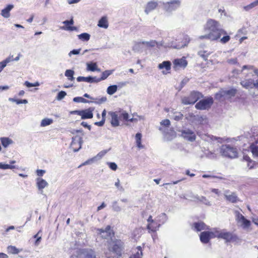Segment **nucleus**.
I'll return each instance as SVG.
<instances>
[{
    "label": "nucleus",
    "instance_id": "1",
    "mask_svg": "<svg viewBox=\"0 0 258 258\" xmlns=\"http://www.w3.org/2000/svg\"><path fill=\"white\" fill-rule=\"evenodd\" d=\"M204 30L206 33L199 37L200 40L208 39L211 41L219 40L226 31L222 27L220 23L214 19H208L204 26Z\"/></svg>",
    "mask_w": 258,
    "mask_h": 258
},
{
    "label": "nucleus",
    "instance_id": "2",
    "mask_svg": "<svg viewBox=\"0 0 258 258\" xmlns=\"http://www.w3.org/2000/svg\"><path fill=\"white\" fill-rule=\"evenodd\" d=\"M122 242L120 240H111L108 245V250L105 252L107 258H119L121 255Z\"/></svg>",
    "mask_w": 258,
    "mask_h": 258
},
{
    "label": "nucleus",
    "instance_id": "3",
    "mask_svg": "<svg viewBox=\"0 0 258 258\" xmlns=\"http://www.w3.org/2000/svg\"><path fill=\"white\" fill-rule=\"evenodd\" d=\"M220 153L223 156L234 158L237 157L238 152L236 148L229 145H223L220 148Z\"/></svg>",
    "mask_w": 258,
    "mask_h": 258
},
{
    "label": "nucleus",
    "instance_id": "4",
    "mask_svg": "<svg viewBox=\"0 0 258 258\" xmlns=\"http://www.w3.org/2000/svg\"><path fill=\"white\" fill-rule=\"evenodd\" d=\"M215 237L224 239L226 242H230L234 240L236 238L235 236L232 233L227 231L225 229H220L219 228H214Z\"/></svg>",
    "mask_w": 258,
    "mask_h": 258
},
{
    "label": "nucleus",
    "instance_id": "5",
    "mask_svg": "<svg viewBox=\"0 0 258 258\" xmlns=\"http://www.w3.org/2000/svg\"><path fill=\"white\" fill-rule=\"evenodd\" d=\"M76 256L77 258H97L96 251L90 248L78 249Z\"/></svg>",
    "mask_w": 258,
    "mask_h": 258
},
{
    "label": "nucleus",
    "instance_id": "6",
    "mask_svg": "<svg viewBox=\"0 0 258 258\" xmlns=\"http://www.w3.org/2000/svg\"><path fill=\"white\" fill-rule=\"evenodd\" d=\"M202 97V94L199 92L193 91L188 97H184L182 99V103L185 105L194 104Z\"/></svg>",
    "mask_w": 258,
    "mask_h": 258
},
{
    "label": "nucleus",
    "instance_id": "7",
    "mask_svg": "<svg viewBox=\"0 0 258 258\" xmlns=\"http://www.w3.org/2000/svg\"><path fill=\"white\" fill-rule=\"evenodd\" d=\"M213 103V98L210 97L200 100L196 104L195 107L197 109L200 110L209 109L211 108Z\"/></svg>",
    "mask_w": 258,
    "mask_h": 258
},
{
    "label": "nucleus",
    "instance_id": "8",
    "mask_svg": "<svg viewBox=\"0 0 258 258\" xmlns=\"http://www.w3.org/2000/svg\"><path fill=\"white\" fill-rule=\"evenodd\" d=\"M181 2L179 0H173L163 3V8L167 12L175 11L180 7Z\"/></svg>",
    "mask_w": 258,
    "mask_h": 258
},
{
    "label": "nucleus",
    "instance_id": "9",
    "mask_svg": "<svg viewBox=\"0 0 258 258\" xmlns=\"http://www.w3.org/2000/svg\"><path fill=\"white\" fill-rule=\"evenodd\" d=\"M82 143V138L80 136H76L72 138V141L70 146L71 148L74 152H77L81 148Z\"/></svg>",
    "mask_w": 258,
    "mask_h": 258
},
{
    "label": "nucleus",
    "instance_id": "10",
    "mask_svg": "<svg viewBox=\"0 0 258 258\" xmlns=\"http://www.w3.org/2000/svg\"><path fill=\"white\" fill-rule=\"evenodd\" d=\"M215 235V230L214 228L213 229L210 231H204L202 232L200 234V240L201 242L203 243H207L209 242L210 239L215 238L214 236Z\"/></svg>",
    "mask_w": 258,
    "mask_h": 258
},
{
    "label": "nucleus",
    "instance_id": "11",
    "mask_svg": "<svg viewBox=\"0 0 258 258\" xmlns=\"http://www.w3.org/2000/svg\"><path fill=\"white\" fill-rule=\"evenodd\" d=\"M181 136L183 138L190 142L195 141L196 139V135L195 132L188 128L182 130Z\"/></svg>",
    "mask_w": 258,
    "mask_h": 258
},
{
    "label": "nucleus",
    "instance_id": "12",
    "mask_svg": "<svg viewBox=\"0 0 258 258\" xmlns=\"http://www.w3.org/2000/svg\"><path fill=\"white\" fill-rule=\"evenodd\" d=\"M173 68L177 70L180 68L184 69L187 65V61L185 57L175 59L173 61Z\"/></svg>",
    "mask_w": 258,
    "mask_h": 258
},
{
    "label": "nucleus",
    "instance_id": "13",
    "mask_svg": "<svg viewBox=\"0 0 258 258\" xmlns=\"http://www.w3.org/2000/svg\"><path fill=\"white\" fill-rule=\"evenodd\" d=\"M224 196L226 200L232 203H236L238 201V198L235 192L230 191L229 190H226L224 191Z\"/></svg>",
    "mask_w": 258,
    "mask_h": 258
},
{
    "label": "nucleus",
    "instance_id": "14",
    "mask_svg": "<svg viewBox=\"0 0 258 258\" xmlns=\"http://www.w3.org/2000/svg\"><path fill=\"white\" fill-rule=\"evenodd\" d=\"M157 44L158 46L160 45V42H156L155 41L151 40L150 41H142L137 43L134 46L133 49L134 50H138V48L141 47L143 45H144L148 47H154Z\"/></svg>",
    "mask_w": 258,
    "mask_h": 258
},
{
    "label": "nucleus",
    "instance_id": "15",
    "mask_svg": "<svg viewBox=\"0 0 258 258\" xmlns=\"http://www.w3.org/2000/svg\"><path fill=\"white\" fill-rule=\"evenodd\" d=\"M158 6V3L157 1H150L146 5L144 12L147 15H148L150 12L155 10Z\"/></svg>",
    "mask_w": 258,
    "mask_h": 258
},
{
    "label": "nucleus",
    "instance_id": "16",
    "mask_svg": "<svg viewBox=\"0 0 258 258\" xmlns=\"http://www.w3.org/2000/svg\"><path fill=\"white\" fill-rule=\"evenodd\" d=\"M160 45L164 47H171L175 49H180L183 47L182 44H177L175 41H172L170 42L163 41L160 42Z\"/></svg>",
    "mask_w": 258,
    "mask_h": 258
},
{
    "label": "nucleus",
    "instance_id": "17",
    "mask_svg": "<svg viewBox=\"0 0 258 258\" xmlns=\"http://www.w3.org/2000/svg\"><path fill=\"white\" fill-rule=\"evenodd\" d=\"M94 108L90 107L88 109L81 110V116L83 119L92 118L93 116V111Z\"/></svg>",
    "mask_w": 258,
    "mask_h": 258
},
{
    "label": "nucleus",
    "instance_id": "18",
    "mask_svg": "<svg viewBox=\"0 0 258 258\" xmlns=\"http://www.w3.org/2000/svg\"><path fill=\"white\" fill-rule=\"evenodd\" d=\"M148 224L147 225V228L149 230L154 232L159 229L161 226L160 224H156V226H153V224L155 223V221L152 219V216H150L147 219Z\"/></svg>",
    "mask_w": 258,
    "mask_h": 258
},
{
    "label": "nucleus",
    "instance_id": "19",
    "mask_svg": "<svg viewBox=\"0 0 258 258\" xmlns=\"http://www.w3.org/2000/svg\"><path fill=\"white\" fill-rule=\"evenodd\" d=\"M36 181V186L38 189L41 190V193H42L43 191V189L47 187L48 185V183L45 180L40 177L37 178Z\"/></svg>",
    "mask_w": 258,
    "mask_h": 258
},
{
    "label": "nucleus",
    "instance_id": "20",
    "mask_svg": "<svg viewBox=\"0 0 258 258\" xmlns=\"http://www.w3.org/2000/svg\"><path fill=\"white\" fill-rule=\"evenodd\" d=\"M109 114L111 116V124L114 127L118 126L119 125V116L116 112H110Z\"/></svg>",
    "mask_w": 258,
    "mask_h": 258
},
{
    "label": "nucleus",
    "instance_id": "21",
    "mask_svg": "<svg viewBox=\"0 0 258 258\" xmlns=\"http://www.w3.org/2000/svg\"><path fill=\"white\" fill-rule=\"evenodd\" d=\"M98 233L101 234L102 237L107 238V237H110L111 235L110 226H107L105 229H98Z\"/></svg>",
    "mask_w": 258,
    "mask_h": 258
},
{
    "label": "nucleus",
    "instance_id": "22",
    "mask_svg": "<svg viewBox=\"0 0 258 258\" xmlns=\"http://www.w3.org/2000/svg\"><path fill=\"white\" fill-rule=\"evenodd\" d=\"M193 226L194 230L197 231H200L203 230L209 229V227L207 226L204 222H199L194 223Z\"/></svg>",
    "mask_w": 258,
    "mask_h": 258
},
{
    "label": "nucleus",
    "instance_id": "23",
    "mask_svg": "<svg viewBox=\"0 0 258 258\" xmlns=\"http://www.w3.org/2000/svg\"><path fill=\"white\" fill-rule=\"evenodd\" d=\"M13 5H9L6 8L3 9L1 11V15L5 18H8L10 17V11L14 8Z\"/></svg>",
    "mask_w": 258,
    "mask_h": 258
},
{
    "label": "nucleus",
    "instance_id": "24",
    "mask_svg": "<svg viewBox=\"0 0 258 258\" xmlns=\"http://www.w3.org/2000/svg\"><path fill=\"white\" fill-rule=\"evenodd\" d=\"M215 98L216 100L220 102L223 101L227 99L225 96V93L224 91V89H221L218 92H217L215 94Z\"/></svg>",
    "mask_w": 258,
    "mask_h": 258
},
{
    "label": "nucleus",
    "instance_id": "25",
    "mask_svg": "<svg viewBox=\"0 0 258 258\" xmlns=\"http://www.w3.org/2000/svg\"><path fill=\"white\" fill-rule=\"evenodd\" d=\"M87 70L88 71H98L100 72V70L97 68V64L96 62H90L87 63Z\"/></svg>",
    "mask_w": 258,
    "mask_h": 258
},
{
    "label": "nucleus",
    "instance_id": "26",
    "mask_svg": "<svg viewBox=\"0 0 258 258\" xmlns=\"http://www.w3.org/2000/svg\"><path fill=\"white\" fill-rule=\"evenodd\" d=\"M243 86L247 89H252L255 88L256 86V82L254 81L253 79H248L246 80Z\"/></svg>",
    "mask_w": 258,
    "mask_h": 258
},
{
    "label": "nucleus",
    "instance_id": "27",
    "mask_svg": "<svg viewBox=\"0 0 258 258\" xmlns=\"http://www.w3.org/2000/svg\"><path fill=\"white\" fill-rule=\"evenodd\" d=\"M224 91L225 93V96L227 99L231 98L232 97L234 96L237 90L235 89L231 88L230 89H224Z\"/></svg>",
    "mask_w": 258,
    "mask_h": 258
},
{
    "label": "nucleus",
    "instance_id": "28",
    "mask_svg": "<svg viewBox=\"0 0 258 258\" xmlns=\"http://www.w3.org/2000/svg\"><path fill=\"white\" fill-rule=\"evenodd\" d=\"M250 149L254 156L258 157V141L251 144Z\"/></svg>",
    "mask_w": 258,
    "mask_h": 258
},
{
    "label": "nucleus",
    "instance_id": "29",
    "mask_svg": "<svg viewBox=\"0 0 258 258\" xmlns=\"http://www.w3.org/2000/svg\"><path fill=\"white\" fill-rule=\"evenodd\" d=\"M158 68L160 70L165 69L166 71H169L171 69V62L169 61H164L159 64Z\"/></svg>",
    "mask_w": 258,
    "mask_h": 258
},
{
    "label": "nucleus",
    "instance_id": "30",
    "mask_svg": "<svg viewBox=\"0 0 258 258\" xmlns=\"http://www.w3.org/2000/svg\"><path fill=\"white\" fill-rule=\"evenodd\" d=\"M98 26L99 27L106 29L108 27L107 20L106 17H102L98 22Z\"/></svg>",
    "mask_w": 258,
    "mask_h": 258
},
{
    "label": "nucleus",
    "instance_id": "31",
    "mask_svg": "<svg viewBox=\"0 0 258 258\" xmlns=\"http://www.w3.org/2000/svg\"><path fill=\"white\" fill-rule=\"evenodd\" d=\"M167 220V216L165 213H161L157 217L156 221L158 224H163L166 222Z\"/></svg>",
    "mask_w": 258,
    "mask_h": 258
},
{
    "label": "nucleus",
    "instance_id": "32",
    "mask_svg": "<svg viewBox=\"0 0 258 258\" xmlns=\"http://www.w3.org/2000/svg\"><path fill=\"white\" fill-rule=\"evenodd\" d=\"M137 251L134 254H133L130 258H142L143 253L142 247L139 246L137 247Z\"/></svg>",
    "mask_w": 258,
    "mask_h": 258
},
{
    "label": "nucleus",
    "instance_id": "33",
    "mask_svg": "<svg viewBox=\"0 0 258 258\" xmlns=\"http://www.w3.org/2000/svg\"><path fill=\"white\" fill-rule=\"evenodd\" d=\"M195 199L206 206H210L211 205L210 202L205 197H199L198 196H196L195 197Z\"/></svg>",
    "mask_w": 258,
    "mask_h": 258
},
{
    "label": "nucleus",
    "instance_id": "34",
    "mask_svg": "<svg viewBox=\"0 0 258 258\" xmlns=\"http://www.w3.org/2000/svg\"><path fill=\"white\" fill-rule=\"evenodd\" d=\"M0 140L2 145L5 148L13 143V141L8 138L2 137L1 138Z\"/></svg>",
    "mask_w": 258,
    "mask_h": 258
},
{
    "label": "nucleus",
    "instance_id": "35",
    "mask_svg": "<svg viewBox=\"0 0 258 258\" xmlns=\"http://www.w3.org/2000/svg\"><path fill=\"white\" fill-rule=\"evenodd\" d=\"M195 120L201 124H207L208 122V118L206 116H197L195 117Z\"/></svg>",
    "mask_w": 258,
    "mask_h": 258
},
{
    "label": "nucleus",
    "instance_id": "36",
    "mask_svg": "<svg viewBox=\"0 0 258 258\" xmlns=\"http://www.w3.org/2000/svg\"><path fill=\"white\" fill-rule=\"evenodd\" d=\"M212 52V51L208 50H200L198 52V54L205 60H206Z\"/></svg>",
    "mask_w": 258,
    "mask_h": 258
},
{
    "label": "nucleus",
    "instance_id": "37",
    "mask_svg": "<svg viewBox=\"0 0 258 258\" xmlns=\"http://www.w3.org/2000/svg\"><path fill=\"white\" fill-rule=\"evenodd\" d=\"M243 160H244L247 162V165L249 169H251L254 167L255 165V162L253 161L250 160V158L247 156L243 157Z\"/></svg>",
    "mask_w": 258,
    "mask_h": 258
},
{
    "label": "nucleus",
    "instance_id": "38",
    "mask_svg": "<svg viewBox=\"0 0 258 258\" xmlns=\"http://www.w3.org/2000/svg\"><path fill=\"white\" fill-rule=\"evenodd\" d=\"M78 38L83 41H88L90 38V35L87 33H83L78 35Z\"/></svg>",
    "mask_w": 258,
    "mask_h": 258
},
{
    "label": "nucleus",
    "instance_id": "39",
    "mask_svg": "<svg viewBox=\"0 0 258 258\" xmlns=\"http://www.w3.org/2000/svg\"><path fill=\"white\" fill-rule=\"evenodd\" d=\"M52 123L53 119L48 118H45L41 120L40 126L42 127H44L50 125Z\"/></svg>",
    "mask_w": 258,
    "mask_h": 258
},
{
    "label": "nucleus",
    "instance_id": "40",
    "mask_svg": "<svg viewBox=\"0 0 258 258\" xmlns=\"http://www.w3.org/2000/svg\"><path fill=\"white\" fill-rule=\"evenodd\" d=\"M113 70H106L104 71L102 74L101 78H99L100 81L104 80L107 78L113 73Z\"/></svg>",
    "mask_w": 258,
    "mask_h": 258
},
{
    "label": "nucleus",
    "instance_id": "41",
    "mask_svg": "<svg viewBox=\"0 0 258 258\" xmlns=\"http://www.w3.org/2000/svg\"><path fill=\"white\" fill-rule=\"evenodd\" d=\"M117 90V86L114 85L109 86L107 89V93L109 95H113Z\"/></svg>",
    "mask_w": 258,
    "mask_h": 258
},
{
    "label": "nucleus",
    "instance_id": "42",
    "mask_svg": "<svg viewBox=\"0 0 258 258\" xmlns=\"http://www.w3.org/2000/svg\"><path fill=\"white\" fill-rule=\"evenodd\" d=\"M7 250L9 253L12 254H18L20 250L14 246L10 245L7 247Z\"/></svg>",
    "mask_w": 258,
    "mask_h": 258
},
{
    "label": "nucleus",
    "instance_id": "43",
    "mask_svg": "<svg viewBox=\"0 0 258 258\" xmlns=\"http://www.w3.org/2000/svg\"><path fill=\"white\" fill-rule=\"evenodd\" d=\"M74 71L71 70H67L65 72V76L68 77V79L71 81H73L75 79L74 77Z\"/></svg>",
    "mask_w": 258,
    "mask_h": 258
},
{
    "label": "nucleus",
    "instance_id": "44",
    "mask_svg": "<svg viewBox=\"0 0 258 258\" xmlns=\"http://www.w3.org/2000/svg\"><path fill=\"white\" fill-rule=\"evenodd\" d=\"M223 37L222 38H220L219 40L220 42L222 44H225L227 43L230 39V37L228 35L227 32L226 31V34L223 35Z\"/></svg>",
    "mask_w": 258,
    "mask_h": 258
},
{
    "label": "nucleus",
    "instance_id": "45",
    "mask_svg": "<svg viewBox=\"0 0 258 258\" xmlns=\"http://www.w3.org/2000/svg\"><path fill=\"white\" fill-rule=\"evenodd\" d=\"M73 101L75 102H82V103H90V101L87 100V99L82 97H76L73 98Z\"/></svg>",
    "mask_w": 258,
    "mask_h": 258
},
{
    "label": "nucleus",
    "instance_id": "46",
    "mask_svg": "<svg viewBox=\"0 0 258 258\" xmlns=\"http://www.w3.org/2000/svg\"><path fill=\"white\" fill-rule=\"evenodd\" d=\"M15 168H16V166H14V165L3 164V163L0 162V169H14Z\"/></svg>",
    "mask_w": 258,
    "mask_h": 258
},
{
    "label": "nucleus",
    "instance_id": "47",
    "mask_svg": "<svg viewBox=\"0 0 258 258\" xmlns=\"http://www.w3.org/2000/svg\"><path fill=\"white\" fill-rule=\"evenodd\" d=\"M112 210L115 212H120L121 211V207L117 204V202L116 201H114L112 203Z\"/></svg>",
    "mask_w": 258,
    "mask_h": 258
},
{
    "label": "nucleus",
    "instance_id": "48",
    "mask_svg": "<svg viewBox=\"0 0 258 258\" xmlns=\"http://www.w3.org/2000/svg\"><path fill=\"white\" fill-rule=\"evenodd\" d=\"M119 118L121 121H128V114L126 112H122L119 114Z\"/></svg>",
    "mask_w": 258,
    "mask_h": 258
},
{
    "label": "nucleus",
    "instance_id": "49",
    "mask_svg": "<svg viewBox=\"0 0 258 258\" xmlns=\"http://www.w3.org/2000/svg\"><path fill=\"white\" fill-rule=\"evenodd\" d=\"M257 6H258V0H255L254 2L251 3L249 5L244 7V9L245 10L248 11V10H250V9H252V8L255 7Z\"/></svg>",
    "mask_w": 258,
    "mask_h": 258
},
{
    "label": "nucleus",
    "instance_id": "50",
    "mask_svg": "<svg viewBox=\"0 0 258 258\" xmlns=\"http://www.w3.org/2000/svg\"><path fill=\"white\" fill-rule=\"evenodd\" d=\"M66 95L67 93L65 91H61L57 94L56 99L58 101L61 100Z\"/></svg>",
    "mask_w": 258,
    "mask_h": 258
},
{
    "label": "nucleus",
    "instance_id": "51",
    "mask_svg": "<svg viewBox=\"0 0 258 258\" xmlns=\"http://www.w3.org/2000/svg\"><path fill=\"white\" fill-rule=\"evenodd\" d=\"M107 153V151L103 150L99 152L96 156L94 157L96 160L101 159Z\"/></svg>",
    "mask_w": 258,
    "mask_h": 258
},
{
    "label": "nucleus",
    "instance_id": "52",
    "mask_svg": "<svg viewBox=\"0 0 258 258\" xmlns=\"http://www.w3.org/2000/svg\"><path fill=\"white\" fill-rule=\"evenodd\" d=\"M24 85L27 87H37L40 85L38 82H36L34 83H31L28 81L25 82Z\"/></svg>",
    "mask_w": 258,
    "mask_h": 258
},
{
    "label": "nucleus",
    "instance_id": "53",
    "mask_svg": "<svg viewBox=\"0 0 258 258\" xmlns=\"http://www.w3.org/2000/svg\"><path fill=\"white\" fill-rule=\"evenodd\" d=\"M115 186L116 187V188L118 189V190L120 191H124V188L120 185V180L118 178L116 179V182L114 184Z\"/></svg>",
    "mask_w": 258,
    "mask_h": 258
},
{
    "label": "nucleus",
    "instance_id": "54",
    "mask_svg": "<svg viewBox=\"0 0 258 258\" xmlns=\"http://www.w3.org/2000/svg\"><path fill=\"white\" fill-rule=\"evenodd\" d=\"M235 216L236 217V220H237L238 222L240 224V225H242V215L238 211H235Z\"/></svg>",
    "mask_w": 258,
    "mask_h": 258
},
{
    "label": "nucleus",
    "instance_id": "55",
    "mask_svg": "<svg viewBox=\"0 0 258 258\" xmlns=\"http://www.w3.org/2000/svg\"><path fill=\"white\" fill-rule=\"evenodd\" d=\"M77 80L78 82L83 81V82H88V83H90V79H89V76L87 77L80 76L77 78Z\"/></svg>",
    "mask_w": 258,
    "mask_h": 258
},
{
    "label": "nucleus",
    "instance_id": "56",
    "mask_svg": "<svg viewBox=\"0 0 258 258\" xmlns=\"http://www.w3.org/2000/svg\"><path fill=\"white\" fill-rule=\"evenodd\" d=\"M60 29L68 31H76L77 30V28L74 26H61Z\"/></svg>",
    "mask_w": 258,
    "mask_h": 258
},
{
    "label": "nucleus",
    "instance_id": "57",
    "mask_svg": "<svg viewBox=\"0 0 258 258\" xmlns=\"http://www.w3.org/2000/svg\"><path fill=\"white\" fill-rule=\"evenodd\" d=\"M95 161H96V160L94 157L93 158L89 159L88 160L86 161L85 162L82 163L79 167H81V166H84V165H88V164H90Z\"/></svg>",
    "mask_w": 258,
    "mask_h": 258
},
{
    "label": "nucleus",
    "instance_id": "58",
    "mask_svg": "<svg viewBox=\"0 0 258 258\" xmlns=\"http://www.w3.org/2000/svg\"><path fill=\"white\" fill-rule=\"evenodd\" d=\"M109 168L113 171H115L117 168V166L114 162H107Z\"/></svg>",
    "mask_w": 258,
    "mask_h": 258
},
{
    "label": "nucleus",
    "instance_id": "59",
    "mask_svg": "<svg viewBox=\"0 0 258 258\" xmlns=\"http://www.w3.org/2000/svg\"><path fill=\"white\" fill-rule=\"evenodd\" d=\"M182 117L183 115L180 112H177L173 116L174 119L176 121L180 120Z\"/></svg>",
    "mask_w": 258,
    "mask_h": 258
},
{
    "label": "nucleus",
    "instance_id": "60",
    "mask_svg": "<svg viewBox=\"0 0 258 258\" xmlns=\"http://www.w3.org/2000/svg\"><path fill=\"white\" fill-rule=\"evenodd\" d=\"M250 221H248L246 219L244 218V216H243V227L245 228H248L250 225Z\"/></svg>",
    "mask_w": 258,
    "mask_h": 258
},
{
    "label": "nucleus",
    "instance_id": "61",
    "mask_svg": "<svg viewBox=\"0 0 258 258\" xmlns=\"http://www.w3.org/2000/svg\"><path fill=\"white\" fill-rule=\"evenodd\" d=\"M160 124L162 125H164L165 126H169L170 124V121L169 119H166L163 120L161 122Z\"/></svg>",
    "mask_w": 258,
    "mask_h": 258
},
{
    "label": "nucleus",
    "instance_id": "62",
    "mask_svg": "<svg viewBox=\"0 0 258 258\" xmlns=\"http://www.w3.org/2000/svg\"><path fill=\"white\" fill-rule=\"evenodd\" d=\"M89 79H90V83H98V82L101 81L100 80H99V78H98L96 77L89 76Z\"/></svg>",
    "mask_w": 258,
    "mask_h": 258
},
{
    "label": "nucleus",
    "instance_id": "63",
    "mask_svg": "<svg viewBox=\"0 0 258 258\" xmlns=\"http://www.w3.org/2000/svg\"><path fill=\"white\" fill-rule=\"evenodd\" d=\"M81 51V49H74L72 51H71L69 53V55L70 56H71V55L72 54H78L80 53V52Z\"/></svg>",
    "mask_w": 258,
    "mask_h": 258
},
{
    "label": "nucleus",
    "instance_id": "64",
    "mask_svg": "<svg viewBox=\"0 0 258 258\" xmlns=\"http://www.w3.org/2000/svg\"><path fill=\"white\" fill-rule=\"evenodd\" d=\"M46 172L45 170L42 169H37L36 170L37 175L39 176H42Z\"/></svg>",
    "mask_w": 258,
    "mask_h": 258
}]
</instances>
